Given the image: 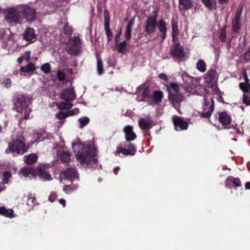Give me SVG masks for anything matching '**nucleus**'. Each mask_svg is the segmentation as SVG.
<instances>
[{
  "mask_svg": "<svg viewBox=\"0 0 250 250\" xmlns=\"http://www.w3.org/2000/svg\"><path fill=\"white\" fill-rule=\"evenodd\" d=\"M79 150L76 154V159L81 164H86L87 167H95L97 165V150L88 145L82 144H76Z\"/></svg>",
  "mask_w": 250,
  "mask_h": 250,
  "instance_id": "f257e3e1",
  "label": "nucleus"
},
{
  "mask_svg": "<svg viewBox=\"0 0 250 250\" xmlns=\"http://www.w3.org/2000/svg\"><path fill=\"white\" fill-rule=\"evenodd\" d=\"M29 146L26 145L22 133L21 132H13L11 141L9 143L6 153H12L14 155L23 154L27 151Z\"/></svg>",
  "mask_w": 250,
  "mask_h": 250,
  "instance_id": "f03ea898",
  "label": "nucleus"
},
{
  "mask_svg": "<svg viewBox=\"0 0 250 250\" xmlns=\"http://www.w3.org/2000/svg\"><path fill=\"white\" fill-rule=\"evenodd\" d=\"M13 101L15 108L18 112H22L24 109L30 107L31 103L30 98L23 94L15 95Z\"/></svg>",
  "mask_w": 250,
  "mask_h": 250,
  "instance_id": "7ed1b4c3",
  "label": "nucleus"
},
{
  "mask_svg": "<svg viewBox=\"0 0 250 250\" xmlns=\"http://www.w3.org/2000/svg\"><path fill=\"white\" fill-rule=\"evenodd\" d=\"M205 103L203 106V111L200 113L202 118H208L211 116L214 108V103L212 96L208 94L204 96Z\"/></svg>",
  "mask_w": 250,
  "mask_h": 250,
  "instance_id": "20e7f679",
  "label": "nucleus"
},
{
  "mask_svg": "<svg viewBox=\"0 0 250 250\" xmlns=\"http://www.w3.org/2000/svg\"><path fill=\"white\" fill-rule=\"evenodd\" d=\"M169 53L178 62L184 61L186 58L184 48L179 42L175 43L172 45L170 48Z\"/></svg>",
  "mask_w": 250,
  "mask_h": 250,
  "instance_id": "39448f33",
  "label": "nucleus"
},
{
  "mask_svg": "<svg viewBox=\"0 0 250 250\" xmlns=\"http://www.w3.org/2000/svg\"><path fill=\"white\" fill-rule=\"evenodd\" d=\"M81 41L79 37L71 38L67 43V52L71 55H77L80 52Z\"/></svg>",
  "mask_w": 250,
  "mask_h": 250,
  "instance_id": "423d86ee",
  "label": "nucleus"
},
{
  "mask_svg": "<svg viewBox=\"0 0 250 250\" xmlns=\"http://www.w3.org/2000/svg\"><path fill=\"white\" fill-rule=\"evenodd\" d=\"M151 14L152 15L148 17L145 21V32L148 35L153 34L155 30L156 26L158 11L156 10H153Z\"/></svg>",
  "mask_w": 250,
  "mask_h": 250,
  "instance_id": "0eeeda50",
  "label": "nucleus"
},
{
  "mask_svg": "<svg viewBox=\"0 0 250 250\" xmlns=\"http://www.w3.org/2000/svg\"><path fill=\"white\" fill-rule=\"evenodd\" d=\"M19 11L21 18L26 19L28 21L32 22L36 19V10L28 5H19Z\"/></svg>",
  "mask_w": 250,
  "mask_h": 250,
  "instance_id": "6e6552de",
  "label": "nucleus"
},
{
  "mask_svg": "<svg viewBox=\"0 0 250 250\" xmlns=\"http://www.w3.org/2000/svg\"><path fill=\"white\" fill-rule=\"evenodd\" d=\"M5 19L9 23H18L21 18L20 11H19V6L17 8H10L5 11Z\"/></svg>",
  "mask_w": 250,
  "mask_h": 250,
  "instance_id": "1a4fd4ad",
  "label": "nucleus"
},
{
  "mask_svg": "<svg viewBox=\"0 0 250 250\" xmlns=\"http://www.w3.org/2000/svg\"><path fill=\"white\" fill-rule=\"evenodd\" d=\"M136 151V148L134 145L128 142L124 144V146H119L117 147L115 151L116 154H119L122 153L124 155L133 156Z\"/></svg>",
  "mask_w": 250,
  "mask_h": 250,
  "instance_id": "9d476101",
  "label": "nucleus"
},
{
  "mask_svg": "<svg viewBox=\"0 0 250 250\" xmlns=\"http://www.w3.org/2000/svg\"><path fill=\"white\" fill-rule=\"evenodd\" d=\"M61 176L70 181L79 180L78 173L75 168L72 167L67 168L61 172Z\"/></svg>",
  "mask_w": 250,
  "mask_h": 250,
  "instance_id": "9b49d317",
  "label": "nucleus"
},
{
  "mask_svg": "<svg viewBox=\"0 0 250 250\" xmlns=\"http://www.w3.org/2000/svg\"><path fill=\"white\" fill-rule=\"evenodd\" d=\"M140 128L142 130H149L154 125L153 121L149 115L141 118L138 122Z\"/></svg>",
  "mask_w": 250,
  "mask_h": 250,
  "instance_id": "f8f14e48",
  "label": "nucleus"
},
{
  "mask_svg": "<svg viewBox=\"0 0 250 250\" xmlns=\"http://www.w3.org/2000/svg\"><path fill=\"white\" fill-rule=\"evenodd\" d=\"M60 97L61 99L67 102L73 101L76 98L74 89L72 87L64 89L61 93Z\"/></svg>",
  "mask_w": 250,
  "mask_h": 250,
  "instance_id": "ddd939ff",
  "label": "nucleus"
},
{
  "mask_svg": "<svg viewBox=\"0 0 250 250\" xmlns=\"http://www.w3.org/2000/svg\"><path fill=\"white\" fill-rule=\"evenodd\" d=\"M242 10L243 7L239 6L236 12L234 18L232 21V28L235 32H237L241 28V19L240 17L242 15Z\"/></svg>",
  "mask_w": 250,
  "mask_h": 250,
  "instance_id": "4468645a",
  "label": "nucleus"
},
{
  "mask_svg": "<svg viewBox=\"0 0 250 250\" xmlns=\"http://www.w3.org/2000/svg\"><path fill=\"white\" fill-rule=\"evenodd\" d=\"M172 119L176 130L181 131L188 128V125L182 118L175 115L173 116Z\"/></svg>",
  "mask_w": 250,
  "mask_h": 250,
  "instance_id": "2eb2a0df",
  "label": "nucleus"
},
{
  "mask_svg": "<svg viewBox=\"0 0 250 250\" xmlns=\"http://www.w3.org/2000/svg\"><path fill=\"white\" fill-rule=\"evenodd\" d=\"M205 78L207 83L213 85L215 84L217 82L218 76L215 70L210 69L205 75Z\"/></svg>",
  "mask_w": 250,
  "mask_h": 250,
  "instance_id": "dca6fc26",
  "label": "nucleus"
},
{
  "mask_svg": "<svg viewBox=\"0 0 250 250\" xmlns=\"http://www.w3.org/2000/svg\"><path fill=\"white\" fill-rule=\"evenodd\" d=\"M169 98L172 103L173 106L177 110L180 114H182V112L179 109V105L178 104L183 101V96L180 94L179 92L170 93V94H169Z\"/></svg>",
  "mask_w": 250,
  "mask_h": 250,
  "instance_id": "f3484780",
  "label": "nucleus"
},
{
  "mask_svg": "<svg viewBox=\"0 0 250 250\" xmlns=\"http://www.w3.org/2000/svg\"><path fill=\"white\" fill-rule=\"evenodd\" d=\"M125 134V137L127 142L134 140L136 138V135L133 131V126L131 125H126L123 129Z\"/></svg>",
  "mask_w": 250,
  "mask_h": 250,
  "instance_id": "a211bd4d",
  "label": "nucleus"
},
{
  "mask_svg": "<svg viewBox=\"0 0 250 250\" xmlns=\"http://www.w3.org/2000/svg\"><path fill=\"white\" fill-rule=\"evenodd\" d=\"M219 122L223 125H227L230 124L231 118L229 115L226 111L220 112L218 113V116Z\"/></svg>",
  "mask_w": 250,
  "mask_h": 250,
  "instance_id": "6ab92c4d",
  "label": "nucleus"
},
{
  "mask_svg": "<svg viewBox=\"0 0 250 250\" xmlns=\"http://www.w3.org/2000/svg\"><path fill=\"white\" fill-rule=\"evenodd\" d=\"M23 39L26 41L33 42L36 38V35L33 29L27 28L23 34Z\"/></svg>",
  "mask_w": 250,
  "mask_h": 250,
  "instance_id": "aec40b11",
  "label": "nucleus"
},
{
  "mask_svg": "<svg viewBox=\"0 0 250 250\" xmlns=\"http://www.w3.org/2000/svg\"><path fill=\"white\" fill-rule=\"evenodd\" d=\"M0 215L10 218L14 217L13 210L12 209H7L4 207H0Z\"/></svg>",
  "mask_w": 250,
  "mask_h": 250,
  "instance_id": "412c9836",
  "label": "nucleus"
},
{
  "mask_svg": "<svg viewBox=\"0 0 250 250\" xmlns=\"http://www.w3.org/2000/svg\"><path fill=\"white\" fill-rule=\"evenodd\" d=\"M38 174L39 177L43 181L50 180L51 179V175L42 168L38 169Z\"/></svg>",
  "mask_w": 250,
  "mask_h": 250,
  "instance_id": "4be33fe9",
  "label": "nucleus"
},
{
  "mask_svg": "<svg viewBox=\"0 0 250 250\" xmlns=\"http://www.w3.org/2000/svg\"><path fill=\"white\" fill-rule=\"evenodd\" d=\"M142 90V96L144 99L142 101H146V99H147L149 98V89L145 86H140L137 88L136 93L139 92V91Z\"/></svg>",
  "mask_w": 250,
  "mask_h": 250,
  "instance_id": "5701e85b",
  "label": "nucleus"
},
{
  "mask_svg": "<svg viewBox=\"0 0 250 250\" xmlns=\"http://www.w3.org/2000/svg\"><path fill=\"white\" fill-rule=\"evenodd\" d=\"M27 205L30 209H32L37 204L35 197L29 193L27 195Z\"/></svg>",
  "mask_w": 250,
  "mask_h": 250,
  "instance_id": "b1692460",
  "label": "nucleus"
},
{
  "mask_svg": "<svg viewBox=\"0 0 250 250\" xmlns=\"http://www.w3.org/2000/svg\"><path fill=\"white\" fill-rule=\"evenodd\" d=\"M25 162L27 164L32 165L34 164L37 161V156L34 153L30 154L29 155L24 156Z\"/></svg>",
  "mask_w": 250,
  "mask_h": 250,
  "instance_id": "393cba45",
  "label": "nucleus"
},
{
  "mask_svg": "<svg viewBox=\"0 0 250 250\" xmlns=\"http://www.w3.org/2000/svg\"><path fill=\"white\" fill-rule=\"evenodd\" d=\"M167 89L168 90L169 94L178 93L180 90L179 85L174 83H170L169 85L167 86Z\"/></svg>",
  "mask_w": 250,
  "mask_h": 250,
  "instance_id": "a878e982",
  "label": "nucleus"
},
{
  "mask_svg": "<svg viewBox=\"0 0 250 250\" xmlns=\"http://www.w3.org/2000/svg\"><path fill=\"white\" fill-rule=\"evenodd\" d=\"M35 69V64L33 62H29L25 66L21 67L20 70L21 72L26 73L33 71Z\"/></svg>",
  "mask_w": 250,
  "mask_h": 250,
  "instance_id": "bb28decb",
  "label": "nucleus"
},
{
  "mask_svg": "<svg viewBox=\"0 0 250 250\" xmlns=\"http://www.w3.org/2000/svg\"><path fill=\"white\" fill-rule=\"evenodd\" d=\"M206 63L202 59L199 60L196 63V68L201 72H204L206 71Z\"/></svg>",
  "mask_w": 250,
  "mask_h": 250,
  "instance_id": "cd10ccee",
  "label": "nucleus"
},
{
  "mask_svg": "<svg viewBox=\"0 0 250 250\" xmlns=\"http://www.w3.org/2000/svg\"><path fill=\"white\" fill-rule=\"evenodd\" d=\"M163 97V93L161 91H155L153 92L152 98L156 103L161 101Z\"/></svg>",
  "mask_w": 250,
  "mask_h": 250,
  "instance_id": "c85d7f7f",
  "label": "nucleus"
},
{
  "mask_svg": "<svg viewBox=\"0 0 250 250\" xmlns=\"http://www.w3.org/2000/svg\"><path fill=\"white\" fill-rule=\"evenodd\" d=\"M179 3L180 6H183L186 10L190 9L192 7L191 0H179Z\"/></svg>",
  "mask_w": 250,
  "mask_h": 250,
  "instance_id": "c756f323",
  "label": "nucleus"
},
{
  "mask_svg": "<svg viewBox=\"0 0 250 250\" xmlns=\"http://www.w3.org/2000/svg\"><path fill=\"white\" fill-rule=\"evenodd\" d=\"M115 44L117 49L119 53H123L125 52L127 44L125 41L121 42H115Z\"/></svg>",
  "mask_w": 250,
  "mask_h": 250,
  "instance_id": "7c9ffc66",
  "label": "nucleus"
},
{
  "mask_svg": "<svg viewBox=\"0 0 250 250\" xmlns=\"http://www.w3.org/2000/svg\"><path fill=\"white\" fill-rule=\"evenodd\" d=\"M78 122L79 123V127L82 128L89 124L90 119L87 117L84 116L80 118Z\"/></svg>",
  "mask_w": 250,
  "mask_h": 250,
  "instance_id": "2f4dec72",
  "label": "nucleus"
},
{
  "mask_svg": "<svg viewBox=\"0 0 250 250\" xmlns=\"http://www.w3.org/2000/svg\"><path fill=\"white\" fill-rule=\"evenodd\" d=\"M56 105L60 109H68L72 107L73 104L69 102H62L57 103Z\"/></svg>",
  "mask_w": 250,
  "mask_h": 250,
  "instance_id": "473e14b6",
  "label": "nucleus"
},
{
  "mask_svg": "<svg viewBox=\"0 0 250 250\" xmlns=\"http://www.w3.org/2000/svg\"><path fill=\"white\" fill-rule=\"evenodd\" d=\"M240 88L243 91L244 94L246 93L250 94V84L248 83H240Z\"/></svg>",
  "mask_w": 250,
  "mask_h": 250,
  "instance_id": "72a5a7b5",
  "label": "nucleus"
},
{
  "mask_svg": "<svg viewBox=\"0 0 250 250\" xmlns=\"http://www.w3.org/2000/svg\"><path fill=\"white\" fill-rule=\"evenodd\" d=\"M61 160L64 163H67L70 160L71 155L67 151L62 152L60 155Z\"/></svg>",
  "mask_w": 250,
  "mask_h": 250,
  "instance_id": "f704fd0d",
  "label": "nucleus"
},
{
  "mask_svg": "<svg viewBox=\"0 0 250 250\" xmlns=\"http://www.w3.org/2000/svg\"><path fill=\"white\" fill-rule=\"evenodd\" d=\"M158 27L161 33L167 32V28L166 26V23L163 20H160L159 21Z\"/></svg>",
  "mask_w": 250,
  "mask_h": 250,
  "instance_id": "c9c22d12",
  "label": "nucleus"
},
{
  "mask_svg": "<svg viewBox=\"0 0 250 250\" xmlns=\"http://www.w3.org/2000/svg\"><path fill=\"white\" fill-rule=\"evenodd\" d=\"M21 173L24 177H28L30 175L33 176L32 170L28 167L22 168L20 170Z\"/></svg>",
  "mask_w": 250,
  "mask_h": 250,
  "instance_id": "e433bc0d",
  "label": "nucleus"
},
{
  "mask_svg": "<svg viewBox=\"0 0 250 250\" xmlns=\"http://www.w3.org/2000/svg\"><path fill=\"white\" fill-rule=\"evenodd\" d=\"M205 5L209 9H213L216 6V0H202Z\"/></svg>",
  "mask_w": 250,
  "mask_h": 250,
  "instance_id": "4c0bfd02",
  "label": "nucleus"
},
{
  "mask_svg": "<svg viewBox=\"0 0 250 250\" xmlns=\"http://www.w3.org/2000/svg\"><path fill=\"white\" fill-rule=\"evenodd\" d=\"M227 181L232 182L235 187H239L241 186V182L238 178H234L230 176L228 178Z\"/></svg>",
  "mask_w": 250,
  "mask_h": 250,
  "instance_id": "58836bf2",
  "label": "nucleus"
},
{
  "mask_svg": "<svg viewBox=\"0 0 250 250\" xmlns=\"http://www.w3.org/2000/svg\"><path fill=\"white\" fill-rule=\"evenodd\" d=\"M172 34L174 35L179 34V30L177 22L174 20H171Z\"/></svg>",
  "mask_w": 250,
  "mask_h": 250,
  "instance_id": "ea45409f",
  "label": "nucleus"
},
{
  "mask_svg": "<svg viewBox=\"0 0 250 250\" xmlns=\"http://www.w3.org/2000/svg\"><path fill=\"white\" fill-rule=\"evenodd\" d=\"M97 69L99 75H101L103 71V62L102 59L98 57L97 58Z\"/></svg>",
  "mask_w": 250,
  "mask_h": 250,
  "instance_id": "a19ab883",
  "label": "nucleus"
},
{
  "mask_svg": "<svg viewBox=\"0 0 250 250\" xmlns=\"http://www.w3.org/2000/svg\"><path fill=\"white\" fill-rule=\"evenodd\" d=\"M11 176V173L9 171H5L3 173V179L2 180V184H6L9 181V179Z\"/></svg>",
  "mask_w": 250,
  "mask_h": 250,
  "instance_id": "79ce46f5",
  "label": "nucleus"
},
{
  "mask_svg": "<svg viewBox=\"0 0 250 250\" xmlns=\"http://www.w3.org/2000/svg\"><path fill=\"white\" fill-rule=\"evenodd\" d=\"M110 25V17L107 10L104 11V26Z\"/></svg>",
  "mask_w": 250,
  "mask_h": 250,
  "instance_id": "37998d69",
  "label": "nucleus"
},
{
  "mask_svg": "<svg viewBox=\"0 0 250 250\" xmlns=\"http://www.w3.org/2000/svg\"><path fill=\"white\" fill-rule=\"evenodd\" d=\"M104 29L105 31V34L107 36L108 42H110L113 38V34L109 28V26H104Z\"/></svg>",
  "mask_w": 250,
  "mask_h": 250,
  "instance_id": "c03bdc74",
  "label": "nucleus"
},
{
  "mask_svg": "<svg viewBox=\"0 0 250 250\" xmlns=\"http://www.w3.org/2000/svg\"><path fill=\"white\" fill-rule=\"evenodd\" d=\"M41 69L45 74H48L50 72V65L48 63H45L42 64L41 67Z\"/></svg>",
  "mask_w": 250,
  "mask_h": 250,
  "instance_id": "a18cd8bd",
  "label": "nucleus"
},
{
  "mask_svg": "<svg viewBox=\"0 0 250 250\" xmlns=\"http://www.w3.org/2000/svg\"><path fill=\"white\" fill-rule=\"evenodd\" d=\"M78 188V186H74L72 187L71 186H68L66 185L64 186L63 188V190L64 192H65L67 194H68L70 191L74 190L77 189Z\"/></svg>",
  "mask_w": 250,
  "mask_h": 250,
  "instance_id": "49530a36",
  "label": "nucleus"
},
{
  "mask_svg": "<svg viewBox=\"0 0 250 250\" xmlns=\"http://www.w3.org/2000/svg\"><path fill=\"white\" fill-rule=\"evenodd\" d=\"M226 27H224L221 29V31H220V39L223 42H225L226 41Z\"/></svg>",
  "mask_w": 250,
  "mask_h": 250,
  "instance_id": "de8ad7c7",
  "label": "nucleus"
},
{
  "mask_svg": "<svg viewBox=\"0 0 250 250\" xmlns=\"http://www.w3.org/2000/svg\"><path fill=\"white\" fill-rule=\"evenodd\" d=\"M243 103L247 105H250V94H243Z\"/></svg>",
  "mask_w": 250,
  "mask_h": 250,
  "instance_id": "09e8293b",
  "label": "nucleus"
},
{
  "mask_svg": "<svg viewBox=\"0 0 250 250\" xmlns=\"http://www.w3.org/2000/svg\"><path fill=\"white\" fill-rule=\"evenodd\" d=\"M132 29L129 27H126L125 32V37L127 40H129L131 38V33Z\"/></svg>",
  "mask_w": 250,
  "mask_h": 250,
  "instance_id": "8fccbe9b",
  "label": "nucleus"
},
{
  "mask_svg": "<svg viewBox=\"0 0 250 250\" xmlns=\"http://www.w3.org/2000/svg\"><path fill=\"white\" fill-rule=\"evenodd\" d=\"M56 116L58 119L60 120L63 119L67 117L66 113L62 111H60L57 113Z\"/></svg>",
  "mask_w": 250,
  "mask_h": 250,
  "instance_id": "3c124183",
  "label": "nucleus"
},
{
  "mask_svg": "<svg viewBox=\"0 0 250 250\" xmlns=\"http://www.w3.org/2000/svg\"><path fill=\"white\" fill-rule=\"evenodd\" d=\"M57 77L60 81H63L65 79L66 75L63 72L58 70L57 71Z\"/></svg>",
  "mask_w": 250,
  "mask_h": 250,
  "instance_id": "603ef678",
  "label": "nucleus"
},
{
  "mask_svg": "<svg viewBox=\"0 0 250 250\" xmlns=\"http://www.w3.org/2000/svg\"><path fill=\"white\" fill-rule=\"evenodd\" d=\"M30 54L31 51L29 50L26 51L24 54L21 56L24 60L26 61H29L30 60Z\"/></svg>",
  "mask_w": 250,
  "mask_h": 250,
  "instance_id": "864d4df0",
  "label": "nucleus"
},
{
  "mask_svg": "<svg viewBox=\"0 0 250 250\" xmlns=\"http://www.w3.org/2000/svg\"><path fill=\"white\" fill-rule=\"evenodd\" d=\"M23 111L25 112V114L23 116V118L25 120H27L29 119V114L31 112V107H28L26 109H25L23 110Z\"/></svg>",
  "mask_w": 250,
  "mask_h": 250,
  "instance_id": "5fc2aeb1",
  "label": "nucleus"
},
{
  "mask_svg": "<svg viewBox=\"0 0 250 250\" xmlns=\"http://www.w3.org/2000/svg\"><path fill=\"white\" fill-rule=\"evenodd\" d=\"M57 197V195L56 192H52L48 197V200L50 202H53L56 200Z\"/></svg>",
  "mask_w": 250,
  "mask_h": 250,
  "instance_id": "6e6d98bb",
  "label": "nucleus"
},
{
  "mask_svg": "<svg viewBox=\"0 0 250 250\" xmlns=\"http://www.w3.org/2000/svg\"><path fill=\"white\" fill-rule=\"evenodd\" d=\"M3 84L4 87L6 88H8L11 86V81L10 79L7 78L4 80L3 82Z\"/></svg>",
  "mask_w": 250,
  "mask_h": 250,
  "instance_id": "4d7b16f0",
  "label": "nucleus"
},
{
  "mask_svg": "<svg viewBox=\"0 0 250 250\" xmlns=\"http://www.w3.org/2000/svg\"><path fill=\"white\" fill-rule=\"evenodd\" d=\"M121 34H122V29L120 28V29L119 30L118 32L116 33V35H115V42H119V39L121 36Z\"/></svg>",
  "mask_w": 250,
  "mask_h": 250,
  "instance_id": "13d9d810",
  "label": "nucleus"
},
{
  "mask_svg": "<svg viewBox=\"0 0 250 250\" xmlns=\"http://www.w3.org/2000/svg\"><path fill=\"white\" fill-rule=\"evenodd\" d=\"M64 32L65 34L70 35L72 33L71 28L65 25L64 28Z\"/></svg>",
  "mask_w": 250,
  "mask_h": 250,
  "instance_id": "bf43d9fd",
  "label": "nucleus"
},
{
  "mask_svg": "<svg viewBox=\"0 0 250 250\" xmlns=\"http://www.w3.org/2000/svg\"><path fill=\"white\" fill-rule=\"evenodd\" d=\"M74 111H77V113H78L79 112V109L78 108H75V109H73V110H70V111H67V112H66V114H67V116H72L74 114H75V112H74Z\"/></svg>",
  "mask_w": 250,
  "mask_h": 250,
  "instance_id": "052dcab7",
  "label": "nucleus"
},
{
  "mask_svg": "<svg viewBox=\"0 0 250 250\" xmlns=\"http://www.w3.org/2000/svg\"><path fill=\"white\" fill-rule=\"evenodd\" d=\"M134 22H135V19H134V18H133L129 21V22L128 23V24L126 27H129V28L132 29L133 26L134 24Z\"/></svg>",
  "mask_w": 250,
  "mask_h": 250,
  "instance_id": "680f3d73",
  "label": "nucleus"
},
{
  "mask_svg": "<svg viewBox=\"0 0 250 250\" xmlns=\"http://www.w3.org/2000/svg\"><path fill=\"white\" fill-rule=\"evenodd\" d=\"M244 59L247 61H250V49L249 50L245 53Z\"/></svg>",
  "mask_w": 250,
  "mask_h": 250,
  "instance_id": "e2e57ef3",
  "label": "nucleus"
},
{
  "mask_svg": "<svg viewBox=\"0 0 250 250\" xmlns=\"http://www.w3.org/2000/svg\"><path fill=\"white\" fill-rule=\"evenodd\" d=\"M158 77L162 80H167V76L164 73H161L158 75Z\"/></svg>",
  "mask_w": 250,
  "mask_h": 250,
  "instance_id": "0e129e2a",
  "label": "nucleus"
},
{
  "mask_svg": "<svg viewBox=\"0 0 250 250\" xmlns=\"http://www.w3.org/2000/svg\"><path fill=\"white\" fill-rule=\"evenodd\" d=\"M59 203L62 205L63 207H65L66 205V201L63 199H61L59 201Z\"/></svg>",
  "mask_w": 250,
  "mask_h": 250,
  "instance_id": "69168bd1",
  "label": "nucleus"
},
{
  "mask_svg": "<svg viewBox=\"0 0 250 250\" xmlns=\"http://www.w3.org/2000/svg\"><path fill=\"white\" fill-rule=\"evenodd\" d=\"M179 34H176V35H174V34H172V41L173 42H177V37H178V36Z\"/></svg>",
  "mask_w": 250,
  "mask_h": 250,
  "instance_id": "338daca9",
  "label": "nucleus"
},
{
  "mask_svg": "<svg viewBox=\"0 0 250 250\" xmlns=\"http://www.w3.org/2000/svg\"><path fill=\"white\" fill-rule=\"evenodd\" d=\"M245 188L247 189H250V182H248L245 184Z\"/></svg>",
  "mask_w": 250,
  "mask_h": 250,
  "instance_id": "774afa93",
  "label": "nucleus"
}]
</instances>
